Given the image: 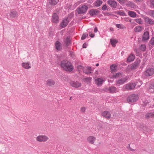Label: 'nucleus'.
<instances>
[{"label": "nucleus", "instance_id": "1", "mask_svg": "<svg viewBox=\"0 0 154 154\" xmlns=\"http://www.w3.org/2000/svg\"><path fill=\"white\" fill-rule=\"evenodd\" d=\"M61 67L64 70L67 71H71L73 69V67L72 64L67 60H63L60 63Z\"/></svg>", "mask_w": 154, "mask_h": 154}, {"label": "nucleus", "instance_id": "2", "mask_svg": "<svg viewBox=\"0 0 154 154\" xmlns=\"http://www.w3.org/2000/svg\"><path fill=\"white\" fill-rule=\"evenodd\" d=\"M138 99V96L137 94H133L128 96L127 100L129 103H133L136 101Z\"/></svg>", "mask_w": 154, "mask_h": 154}, {"label": "nucleus", "instance_id": "3", "mask_svg": "<svg viewBox=\"0 0 154 154\" xmlns=\"http://www.w3.org/2000/svg\"><path fill=\"white\" fill-rule=\"evenodd\" d=\"M36 141L38 142H45L49 139L48 137L46 135H41L37 136L36 137Z\"/></svg>", "mask_w": 154, "mask_h": 154}, {"label": "nucleus", "instance_id": "4", "mask_svg": "<svg viewBox=\"0 0 154 154\" xmlns=\"http://www.w3.org/2000/svg\"><path fill=\"white\" fill-rule=\"evenodd\" d=\"M88 7L86 5H83L77 8V12L79 14H82L85 13L87 10Z\"/></svg>", "mask_w": 154, "mask_h": 154}, {"label": "nucleus", "instance_id": "5", "mask_svg": "<svg viewBox=\"0 0 154 154\" xmlns=\"http://www.w3.org/2000/svg\"><path fill=\"white\" fill-rule=\"evenodd\" d=\"M145 22L147 24H149L151 25H152L154 24V20H153L149 18L147 16H144L143 17Z\"/></svg>", "mask_w": 154, "mask_h": 154}, {"label": "nucleus", "instance_id": "6", "mask_svg": "<svg viewBox=\"0 0 154 154\" xmlns=\"http://www.w3.org/2000/svg\"><path fill=\"white\" fill-rule=\"evenodd\" d=\"M136 85L135 83H130L124 85V87L127 90H131L134 88Z\"/></svg>", "mask_w": 154, "mask_h": 154}, {"label": "nucleus", "instance_id": "7", "mask_svg": "<svg viewBox=\"0 0 154 154\" xmlns=\"http://www.w3.org/2000/svg\"><path fill=\"white\" fill-rule=\"evenodd\" d=\"M105 79L104 78H98L95 79V83L98 86H100L102 85L103 83L105 82Z\"/></svg>", "mask_w": 154, "mask_h": 154}, {"label": "nucleus", "instance_id": "8", "mask_svg": "<svg viewBox=\"0 0 154 154\" xmlns=\"http://www.w3.org/2000/svg\"><path fill=\"white\" fill-rule=\"evenodd\" d=\"M101 115L103 117L107 119H109L111 118V113L109 111L106 110L102 112Z\"/></svg>", "mask_w": 154, "mask_h": 154}, {"label": "nucleus", "instance_id": "9", "mask_svg": "<svg viewBox=\"0 0 154 154\" xmlns=\"http://www.w3.org/2000/svg\"><path fill=\"white\" fill-rule=\"evenodd\" d=\"M21 66L23 68L27 69H29L31 67L30 62L28 61L23 62L21 64Z\"/></svg>", "mask_w": 154, "mask_h": 154}, {"label": "nucleus", "instance_id": "10", "mask_svg": "<svg viewBox=\"0 0 154 154\" xmlns=\"http://www.w3.org/2000/svg\"><path fill=\"white\" fill-rule=\"evenodd\" d=\"M96 138L93 136H90L88 137L87 139V141L91 144H94L96 140Z\"/></svg>", "mask_w": 154, "mask_h": 154}, {"label": "nucleus", "instance_id": "11", "mask_svg": "<svg viewBox=\"0 0 154 154\" xmlns=\"http://www.w3.org/2000/svg\"><path fill=\"white\" fill-rule=\"evenodd\" d=\"M70 85L72 87L77 88L79 87H80L81 86V83L77 82V81H72L70 82Z\"/></svg>", "mask_w": 154, "mask_h": 154}, {"label": "nucleus", "instance_id": "12", "mask_svg": "<svg viewBox=\"0 0 154 154\" xmlns=\"http://www.w3.org/2000/svg\"><path fill=\"white\" fill-rule=\"evenodd\" d=\"M149 33L148 31H146L143 33L142 37V40L143 41H146L149 39Z\"/></svg>", "mask_w": 154, "mask_h": 154}, {"label": "nucleus", "instance_id": "13", "mask_svg": "<svg viewBox=\"0 0 154 154\" xmlns=\"http://www.w3.org/2000/svg\"><path fill=\"white\" fill-rule=\"evenodd\" d=\"M69 23L68 18L67 17L65 18L60 23V26L62 28H64L67 26Z\"/></svg>", "mask_w": 154, "mask_h": 154}, {"label": "nucleus", "instance_id": "14", "mask_svg": "<svg viewBox=\"0 0 154 154\" xmlns=\"http://www.w3.org/2000/svg\"><path fill=\"white\" fill-rule=\"evenodd\" d=\"M154 73V69L150 68L147 69L145 72V74L146 76H150Z\"/></svg>", "mask_w": 154, "mask_h": 154}, {"label": "nucleus", "instance_id": "15", "mask_svg": "<svg viewBox=\"0 0 154 154\" xmlns=\"http://www.w3.org/2000/svg\"><path fill=\"white\" fill-rule=\"evenodd\" d=\"M52 21L55 23L59 22V17L57 14L56 13H54L52 16Z\"/></svg>", "mask_w": 154, "mask_h": 154}, {"label": "nucleus", "instance_id": "16", "mask_svg": "<svg viewBox=\"0 0 154 154\" xmlns=\"http://www.w3.org/2000/svg\"><path fill=\"white\" fill-rule=\"evenodd\" d=\"M108 4L112 7L115 8L117 5V2L114 0H110L107 1Z\"/></svg>", "mask_w": 154, "mask_h": 154}, {"label": "nucleus", "instance_id": "17", "mask_svg": "<svg viewBox=\"0 0 154 154\" xmlns=\"http://www.w3.org/2000/svg\"><path fill=\"white\" fill-rule=\"evenodd\" d=\"M99 12V11L96 9H92L90 11L89 13L91 15L95 16L98 15Z\"/></svg>", "mask_w": 154, "mask_h": 154}, {"label": "nucleus", "instance_id": "18", "mask_svg": "<svg viewBox=\"0 0 154 154\" xmlns=\"http://www.w3.org/2000/svg\"><path fill=\"white\" fill-rule=\"evenodd\" d=\"M46 84L49 86H52L55 85V81L52 79H48L46 82Z\"/></svg>", "mask_w": 154, "mask_h": 154}, {"label": "nucleus", "instance_id": "19", "mask_svg": "<svg viewBox=\"0 0 154 154\" xmlns=\"http://www.w3.org/2000/svg\"><path fill=\"white\" fill-rule=\"evenodd\" d=\"M140 63V61L138 60L135 61L132 65H131V68L132 69H134L137 68L139 66V64Z\"/></svg>", "mask_w": 154, "mask_h": 154}, {"label": "nucleus", "instance_id": "20", "mask_svg": "<svg viewBox=\"0 0 154 154\" xmlns=\"http://www.w3.org/2000/svg\"><path fill=\"white\" fill-rule=\"evenodd\" d=\"M107 91L111 93H115L117 91L116 88L115 87L113 86L109 87L107 89Z\"/></svg>", "mask_w": 154, "mask_h": 154}, {"label": "nucleus", "instance_id": "21", "mask_svg": "<svg viewBox=\"0 0 154 154\" xmlns=\"http://www.w3.org/2000/svg\"><path fill=\"white\" fill-rule=\"evenodd\" d=\"M127 79L126 78H122L121 79L118 80L116 82V84L119 85L124 84L127 80Z\"/></svg>", "mask_w": 154, "mask_h": 154}, {"label": "nucleus", "instance_id": "22", "mask_svg": "<svg viewBox=\"0 0 154 154\" xmlns=\"http://www.w3.org/2000/svg\"><path fill=\"white\" fill-rule=\"evenodd\" d=\"M56 49L58 51H60L62 49L60 43L58 41H57L55 43Z\"/></svg>", "mask_w": 154, "mask_h": 154}, {"label": "nucleus", "instance_id": "23", "mask_svg": "<svg viewBox=\"0 0 154 154\" xmlns=\"http://www.w3.org/2000/svg\"><path fill=\"white\" fill-rule=\"evenodd\" d=\"M91 67H86L84 68L83 72L86 74H88L91 72Z\"/></svg>", "mask_w": 154, "mask_h": 154}, {"label": "nucleus", "instance_id": "24", "mask_svg": "<svg viewBox=\"0 0 154 154\" xmlns=\"http://www.w3.org/2000/svg\"><path fill=\"white\" fill-rule=\"evenodd\" d=\"M128 14L130 17L133 18H134L136 16V13L132 11H128Z\"/></svg>", "mask_w": 154, "mask_h": 154}, {"label": "nucleus", "instance_id": "25", "mask_svg": "<svg viewBox=\"0 0 154 154\" xmlns=\"http://www.w3.org/2000/svg\"><path fill=\"white\" fill-rule=\"evenodd\" d=\"M48 1L50 4L55 5L58 3L59 0H48Z\"/></svg>", "mask_w": 154, "mask_h": 154}, {"label": "nucleus", "instance_id": "26", "mask_svg": "<svg viewBox=\"0 0 154 154\" xmlns=\"http://www.w3.org/2000/svg\"><path fill=\"white\" fill-rule=\"evenodd\" d=\"M103 2L101 0H97L94 3V5L96 7H99L102 4Z\"/></svg>", "mask_w": 154, "mask_h": 154}, {"label": "nucleus", "instance_id": "27", "mask_svg": "<svg viewBox=\"0 0 154 154\" xmlns=\"http://www.w3.org/2000/svg\"><path fill=\"white\" fill-rule=\"evenodd\" d=\"M10 15L11 17L14 18L16 17L17 15V12L14 11H11Z\"/></svg>", "mask_w": 154, "mask_h": 154}, {"label": "nucleus", "instance_id": "28", "mask_svg": "<svg viewBox=\"0 0 154 154\" xmlns=\"http://www.w3.org/2000/svg\"><path fill=\"white\" fill-rule=\"evenodd\" d=\"M111 71L112 72H115L117 70V66L116 65H112L110 67Z\"/></svg>", "mask_w": 154, "mask_h": 154}, {"label": "nucleus", "instance_id": "29", "mask_svg": "<svg viewBox=\"0 0 154 154\" xmlns=\"http://www.w3.org/2000/svg\"><path fill=\"white\" fill-rule=\"evenodd\" d=\"M134 59V56L133 54H131L128 58L127 61L128 62H131L133 61Z\"/></svg>", "mask_w": 154, "mask_h": 154}, {"label": "nucleus", "instance_id": "30", "mask_svg": "<svg viewBox=\"0 0 154 154\" xmlns=\"http://www.w3.org/2000/svg\"><path fill=\"white\" fill-rule=\"evenodd\" d=\"M143 29V28L141 26H136L134 28V31L135 32H139L140 31H141Z\"/></svg>", "mask_w": 154, "mask_h": 154}, {"label": "nucleus", "instance_id": "31", "mask_svg": "<svg viewBox=\"0 0 154 154\" xmlns=\"http://www.w3.org/2000/svg\"><path fill=\"white\" fill-rule=\"evenodd\" d=\"M127 5L129 7L132 8H134L136 6L135 5L133 2H131L130 1L128 2L127 4Z\"/></svg>", "mask_w": 154, "mask_h": 154}, {"label": "nucleus", "instance_id": "32", "mask_svg": "<svg viewBox=\"0 0 154 154\" xmlns=\"http://www.w3.org/2000/svg\"><path fill=\"white\" fill-rule=\"evenodd\" d=\"M110 41L111 45L114 47L115 46L116 44L118 42L117 40L115 39H111Z\"/></svg>", "mask_w": 154, "mask_h": 154}, {"label": "nucleus", "instance_id": "33", "mask_svg": "<svg viewBox=\"0 0 154 154\" xmlns=\"http://www.w3.org/2000/svg\"><path fill=\"white\" fill-rule=\"evenodd\" d=\"M71 40L69 38L67 37L64 40L65 44L66 46H68L70 43Z\"/></svg>", "mask_w": 154, "mask_h": 154}, {"label": "nucleus", "instance_id": "34", "mask_svg": "<svg viewBox=\"0 0 154 154\" xmlns=\"http://www.w3.org/2000/svg\"><path fill=\"white\" fill-rule=\"evenodd\" d=\"M149 91L152 93H154V83L152 84L150 86Z\"/></svg>", "mask_w": 154, "mask_h": 154}, {"label": "nucleus", "instance_id": "35", "mask_svg": "<svg viewBox=\"0 0 154 154\" xmlns=\"http://www.w3.org/2000/svg\"><path fill=\"white\" fill-rule=\"evenodd\" d=\"M135 21L139 24H142L143 23V21L141 18L135 19Z\"/></svg>", "mask_w": 154, "mask_h": 154}, {"label": "nucleus", "instance_id": "36", "mask_svg": "<svg viewBox=\"0 0 154 154\" xmlns=\"http://www.w3.org/2000/svg\"><path fill=\"white\" fill-rule=\"evenodd\" d=\"M140 49L143 51H144L146 49V46L145 45H142L140 46Z\"/></svg>", "mask_w": 154, "mask_h": 154}, {"label": "nucleus", "instance_id": "37", "mask_svg": "<svg viewBox=\"0 0 154 154\" xmlns=\"http://www.w3.org/2000/svg\"><path fill=\"white\" fill-rule=\"evenodd\" d=\"M122 74L121 73L118 72L117 73L116 75H113V78H117L121 77L122 76Z\"/></svg>", "mask_w": 154, "mask_h": 154}, {"label": "nucleus", "instance_id": "38", "mask_svg": "<svg viewBox=\"0 0 154 154\" xmlns=\"http://www.w3.org/2000/svg\"><path fill=\"white\" fill-rule=\"evenodd\" d=\"M149 15L152 17L154 18V10H150L149 11Z\"/></svg>", "mask_w": 154, "mask_h": 154}, {"label": "nucleus", "instance_id": "39", "mask_svg": "<svg viewBox=\"0 0 154 154\" xmlns=\"http://www.w3.org/2000/svg\"><path fill=\"white\" fill-rule=\"evenodd\" d=\"M92 78L90 77H86L85 78L84 80L86 82H89L91 81Z\"/></svg>", "mask_w": 154, "mask_h": 154}, {"label": "nucleus", "instance_id": "40", "mask_svg": "<svg viewBox=\"0 0 154 154\" xmlns=\"http://www.w3.org/2000/svg\"><path fill=\"white\" fill-rule=\"evenodd\" d=\"M146 117L147 118H152V113H149L146 114Z\"/></svg>", "mask_w": 154, "mask_h": 154}, {"label": "nucleus", "instance_id": "41", "mask_svg": "<svg viewBox=\"0 0 154 154\" xmlns=\"http://www.w3.org/2000/svg\"><path fill=\"white\" fill-rule=\"evenodd\" d=\"M77 69L79 71L83 70V71L84 68L81 65L78 66L77 67Z\"/></svg>", "mask_w": 154, "mask_h": 154}, {"label": "nucleus", "instance_id": "42", "mask_svg": "<svg viewBox=\"0 0 154 154\" xmlns=\"http://www.w3.org/2000/svg\"><path fill=\"white\" fill-rule=\"evenodd\" d=\"M88 36V34L87 33H84L83 34L81 38V39L82 40H84L85 38Z\"/></svg>", "mask_w": 154, "mask_h": 154}, {"label": "nucleus", "instance_id": "43", "mask_svg": "<svg viewBox=\"0 0 154 154\" xmlns=\"http://www.w3.org/2000/svg\"><path fill=\"white\" fill-rule=\"evenodd\" d=\"M86 109V108L85 107H82L81 108V112L84 113Z\"/></svg>", "mask_w": 154, "mask_h": 154}, {"label": "nucleus", "instance_id": "44", "mask_svg": "<svg viewBox=\"0 0 154 154\" xmlns=\"http://www.w3.org/2000/svg\"><path fill=\"white\" fill-rule=\"evenodd\" d=\"M116 26L119 28L120 29H122L123 28V26L121 24H116Z\"/></svg>", "mask_w": 154, "mask_h": 154}, {"label": "nucleus", "instance_id": "45", "mask_svg": "<svg viewBox=\"0 0 154 154\" xmlns=\"http://www.w3.org/2000/svg\"><path fill=\"white\" fill-rule=\"evenodd\" d=\"M150 42L151 45H154V37L152 38L150 41Z\"/></svg>", "mask_w": 154, "mask_h": 154}, {"label": "nucleus", "instance_id": "46", "mask_svg": "<svg viewBox=\"0 0 154 154\" xmlns=\"http://www.w3.org/2000/svg\"><path fill=\"white\" fill-rule=\"evenodd\" d=\"M150 4L152 7H154V0H150Z\"/></svg>", "mask_w": 154, "mask_h": 154}, {"label": "nucleus", "instance_id": "47", "mask_svg": "<svg viewBox=\"0 0 154 154\" xmlns=\"http://www.w3.org/2000/svg\"><path fill=\"white\" fill-rule=\"evenodd\" d=\"M143 130L146 131L147 130V128L145 126H142L140 128Z\"/></svg>", "mask_w": 154, "mask_h": 154}, {"label": "nucleus", "instance_id": "48", "mask_svg": "<svg viewBox=\"0 0 154 154\" xmlns=\"http://www.w3.org/2000/svg\"><path fill=\"white\" fill-rule=\"evenodd\" d=\"M107 6L106 5H104L102 7V9L103 10H106L107 9Z\"/></svg>", "mask_w": 154, "mask_h": 154}, {"label": "nucleus", "instance_id": "49", "mask_svg": "<svg viewBox=\"0 0 154 154\" xmlns=\"http://www.w3.org/2000/svg\"><path fill=\"white\" fill-rule=\"evenodd\" d=\"M89 34L91 38L93 37L95 35L94 34H92L91 33H89Z\"/></svg>", "mask_w": 154, "mask_h": 154}, {"label": "nucleus", "instance_id": "50", "mask_svg": "<svg viewBox=\"0 0 154 154\" xmlns=\"http://www.w3.org/2000/svg\"><path fill=\"white\" fill-rule=\"evenodd\" d=\"M97 27H96L94 29V32H97Z\"/></svg>", "mask_w": 154, "mask_h": 154}, {"label": "nucleus", "instance_id": "51", "mask_svg": "<svg viewBox=\"0 0 154 154\" xmlns=\"http://www.w3.org/2000/svg\"><path fill=\"white\" fill-rule=\"evenodd\" d=\"M136 2H142L143 0H135Z\"/></svg>", "mask_w": 154, "mask_h": 154}, {"label": "nucleus", "instance_id": "52", "mask_svg": "<svg viewBox=\"0 0 154 154\" xmlns=\"http://www.w3.org/2000/svg\"><path fill=\"white\" fill-rule=\"evenodd\" d=\"M83 48H86V44H84L83 45Z\"/></svg>", "mask_w": 154, "mask_h": 154}, {"label": "nucleus", "instance_id": "53", "mask_svg": "<svg viewBox=\"0 0 154 154\" xmlns=\"http://www.w3.org/2000/svg\"><path fill=\"white\" fill-rule=\"evenodd\" d=\"M152 118H154V113H152Z\"/></svg>", "mask_w": 154, "mask_h": 154}, {"label": "nucleus", "instance_id": "54", "mask_svg": "<svg viewBox=\"0 0 154 154\" xmlns=\"http://www.w3.org/2000/svg\"><path fill=\"white\" fill-rule=\"evenodd\" d=\"M110 30H111V31H113V28H110Z\"/></svg>", "mask_w": 154, "mask_h": 154}, {"label": "nucleus", "instance_id": "55", "mask_svg": "<svg viewBox=\"0 0 154 154\" xmlns=\"http://www.w3.org/2000/svg\"><path fill=\"white\" fill-rule=\"evenodd\" d=\"M99 66V64L98 63H97L96 64V66Z\"/></svg>", "mask_w": 154, "mask_h": 154}]
</instances>
